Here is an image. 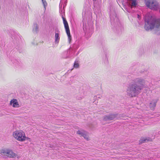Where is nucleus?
I'll use <instances>...</instances> for the list:
<instances>
[{
  "instance_id": "obj_8",
  "label": "nucleus",
  "mask_w": 160,
  "mask_h": 160,
  "mask_svg": "<svg viewBox=\"0 0 160 160\" xmlns=\"http://www.w3.org/2000/svg\"><path fill=\"white\" fill-rule=\"evenodd\" d=\"M1 153L2 154V153H3L10 158H14L17 156V155L13 152L12 151L10 150H2L1 151Z\"/></svg>"
},
{
  "instance_id": "obj_11",
  "label": "nucleus",
  "mask_w": 160,
  "mask_h": 160,
  "mask_svg": "<svg viewBox=\"0 0 160 160\" xmlns=\"http://www.w3.org/2000/svg\"><path fill=\"white\" fill-rule=\"evenodd\" d=\"M12 104L13 107L18 108L19 107V104L16 99H13L10 101V104L12 105Z\"/></svg>"
},
{
  "instance_id": "obj_14",
  "label": "nucleus",
  "mask_w": 160,
  "mask_h": 160,
  "mask_svg": "<svg viewBox=\"0 0 160 160\" xmlns=\"http://www.w3.org/2000/svg\"><path fill=\"white\" fill-rule=\"evenodd\" d=\"M55 42L57 43H58L60 39L59 34L58 33L55 32Z\"/></svg>"
},
{
  "instance_id": "obj_23",
  "label": "nucleus",
  "mask_w": 160,
  "mask_h": 160,
  "mask_svg": "<svg viewBox=\"0 0 160 160\" xmlns=\"http://www.w3.org/2000/svg\"><path fill=\"white\" fill-rule=\"evenodd\" d=\"M60 6H61V7H62V5H61V4H60Z\"/></svg>"
},
{
  "instance_id": "obj_5",
  "label": "nucleus",
  "mask_w": 160,
  "mask_h": 160,
  "mask_svg": "<svg viewBox=\"0 0 160 160\" xmlns=\"http://www.w3.org/2000/svg\"><path fill=\"white\" fill-rule=\"evenodd\" d=\"M110 18L112 25H113L116 27H120L121 24L115 12H114L110 14Z\"/></svg>"
},
{
  "instance_id": "obj_2",
  "label": "nucleus",
  "mask_w": 160,
  "mask_h": 160,
  "mask_svg": "<svg viewBox=\"0 0 160 160\" xmlns=\"http://www.w3.org/2000/svg\"><path fill=\"white\" fill-rule=\"evenodd\" d=\"M144 28L147 31L154 29V33L160 35V18H156L150 16H146L144 18Z\"/></svg>"
},
{
  "instance_id": "obj_18",
  "label": "nucleus",
  "mask_w": 160,
  "mask_h": 160,
  "mask_svg": "<svg viewBox=\"0 0 160 160\" xmlns=\"http://www.w3.org/2000/svg\"><path fill=\"white\" fill-rule=\"evenodd\" d=\"M55 32H57L58 33V32H59V30L58 28L55 29Z\"/></svg>"
},
{
  "instance_id": "obj_19",
  "label": "nucleus",
  "mask_w": 160,
  "mask_h": 160,
  "mask_svg": "<svg viewBox=\"0 0 160 160\" xmlns=\"http://www.w3.org/2000/svg\"><path fill=\"white\" fill-rule=\"evenodd\" d=\"M82 99V98L81 97H79L78 98H77V99L80 100H81V99Z\"/></svg>"
},
{
  "instance_id": "obj_9",
  "label": "nucleus",
  "mask_w": 160,
  "mask_h": 160,
  "mask_svg": "<svg viewBox=\"0 0 160 160\" xmlns=\"http://www.w3.org/2000/svg\"><path fill=\"white\" fill-rule=\"evenodd\" d=\"M158 100V99H153L150 101L149 107L151 110H154L155 109Z\"/></svg>"
},
{
  "instance_id": "obj_17",
  "label": "nucleus",
  "mask_w": 160,
  "mask_h": 160,
  "mask_svg": "<svg viewBox=\"0 0 160 160\" xmlns=\"http://www.w3.org/2000/svg\"><path fill=\"white\" fill-rule=\"evenodd\" d=\"M44 8H45V7L47 5V3L45 0H42Z\"/></svg>"
},
{
  "instance_id": "obj_10",
  "label": "nucleus",
  "mask_w": 160,
  "mask_h": 160,
  "mask_svg": "<svg viewBox=\"0 0 160 160\" xmlns=\"http://www.w3.org/2000/svg\"><path fill=\"white\" fill-rule=\"evenodd\" d=\"M152 139L149 137H145L141 138L139 141V144H142L148 142L149 141H152Z\"/></svg>"
},
{
  "instance_id": "obj_13",
  "label": "nucleus",
  "mask_w": 160,
  "mask_h": 160,
  "mask_svg": "<svg viewBox=\"0 0 160 160\" xmlns=\"http://www.w3.org/2000/svg\"><path fill=\"white\" fill-rule=\"evenodd\" d=\"M32 31L34 33H37L38 31V26L37 23L34 24Z\"/></svg>"
},
{
  "instance_id": "obj_16",
  "label": "nucleus",
  "mask_w": 160,
  "mask_h": 160,
  "mask_svg": "<svg viewBox=\"0 0 160 160\" xmlns=\"http://www.w3.org/2000/svg\"><path fill=\"white\" fill-rule=\"evenodd\" d=\"M73 66L74 68H78L79 67V65L78 61H75L74 64Z\"/></svg>"
},
{
  "instance_id": "obj_26",
  "label": "nucleus",
  "mask_w": 160,
  "mask_h": 160,
  "mask_svg": "<svg viewBox=\"0 0 160 160\" xmlns=\"http://www.w3.org/2000/svg\"><path fill=\"white\" fill-rule=\"evenodd\" d=\"M94 1H96L97 0H93Z\"/></svg>"
},
{
  "instance_id": "obj_3",
  "label": "nucleus",
  "mask_w": 160,
  "mask_h": 160,
  "mask_svg": "<svg viewBox=\"0 0 160 160\" xmlns=\"http://www.w3.org/2000/svg\"><path fill=\"white\" fill-rule=\"evenodd\" d=\"M146 4L150 9L157 10L159 8L158 3L156 0H145Z\"/></svg>"
},
{
  "instance_id": "obj_25",
  "label": "nucleus",
  "mask_w": 160,
  "mask_h": 160,
  "mask_svg": "<svg viewBox=\"0 0 160 160\" xmlns=\"http://www.w3.org/2000/svg\"><path fill=\"white\" fill-rule=\"evenodd\" d=\"M96 97H97V96H95V97H94V98H95Z\"/></svg>"
},
{
  "instance_id": "obj_21",
  "label": "nucleus",
  "mask_w": 160,
  "mask_h": 160,
  "mask_svg": "<svg viewBox=\"0 0 160 160\" xmlns=\"http://www.w3.org/2000/svg\"><path fill=\"white\" fill-rule=\"evenodd\" d=\"M60 6H61V7H62V5H61V4H60Z\"/></svg>"
},
{
  "instance_id": "obj_12",
  "label": "nucleus",
  "mask_w": 160,
  "mask_h": 160,
  "mask_svg": "<svg viewBox=\"0 0 160 160\" xmlns=\"http://www.w3.org/2000/svg\"><path fill=\"white\" fill-rule=\"evenodd\" d=\"M77 133L78 134L81 135L84 138L86 139L87 140H89L88 137L84 131L78 130L77 132Z\"/></svg>"
},
{
  "instance_id": "obj_7",
  "label": "nucleus",
  "mask_w": 160,
  "mask_h": 160,
  "mask_svg": "<svg viewBox=\"0 0 160 160\" xmlns=\"http://www.w3.org/2000/svg\"><path fill=\"white\" fill-rule=\"evenodd\" d=\"M63 22L66 32L68 36V39L69 40V42L72 39L71 36L70 35L69 28L68 23L65 18L62 17Z\"/></svg>"
},
{
  "instance_id": "obj_1",
  "label": "nucleus",
  "mask_w": 160,
  "mask_h": 160,
  "mask_svg": "<svg viewBox=\"0 0 160 160\" xmlns=\"http://www.w3.org/2000/svg\"><path fill=\"white\" fill-rule=\"evenodd\" d=\"M145 82L141 78H136L130 83L126 90L127 95L130 98L137 97L145 87Z\"/></svg>"
},
{
  "instance_id": "obj_24",
  "label": "nucleus",
  "mask_w": 160,
  "mask_h": 160,
  "mask_svg": "<svg viewBox=\"0 0 160 160\" xmlns=\"http://www.w3.org/2000/svg\"><path fill=\"white\" fill-rule=\"evenodd\" d=\"M98 98H100V97H98Z\"/></svg>"
},
{
  "instance_id": "obj_15",
  "label": "nucleus",
  "mask_w": 160,
  "mask_h": 160,
  "mask_svg": "<svg viewBox=\"0 0 160 160\" xmlns=\"http://www.w3.org/2000/svg\"><path fill=\"white\" fill-rule=\"evenodd\" d=\"M130 2L131 3V7H136L137 5L136 1L135 0H130Z\"/></svg>"
},
{
  "instance_id": "obj_20",
  "label": "nucleus",
  "mask_w": 160,
  "mask_h": 160,
  "mask_svg": "<svg viewBox=\"0 0 160 160\" xmlns=\"http://www.w3.org/2000/svg\"><path fill=\"white\" fill-rule=\"evenodd\" d=\"M140 16L138 14V18L139 19V18H140Z\"/></svg>"
},
{
  "instance_id": "obj_6",
  "label": "nucleus",
  "mask_w": 160,
  "mask_h": 160,
  "mask_svg": "<svg viewBox=\"0 0 160 160\" xmlns=\"http://www.w3.org/2000/svg\"><path fill=\"white\" fill-rule=\"evenodd\" d=\"M118 115L117 114L111 113L104 116L102 118V119L104 121L113 120L115 119H117L116 118Z\"/></svg>"
},
{
  "instance_id": "obj_4",
  "label": "nucleus",
  "mask_w": 160,
  "mask_h": 160,
  "mask_svg": "<svg viewBox=\"0 0 160 160\" xmlns=\"http://www.w3.org/2000/svg\"><path fill=\"white\" fill-rule=\"evenodd\" d=\"M13 135L15 138L20 141H24L28 138L25 136V133L22 131H16L14 132Z\"/></svg>"
},
{
  "instance_id": "obj_22",
  "label": "nucleus",
  "mask_w": 160,
  "mask_h": 160,
  "mask_svg": "<svg viewBox=\"0 0 160 160\" xmlns=\"http://www.w3.org/2000/svg\"><path fill=\"white\" fill-rule=\"evenodd\" d=\"M60 6H61V7H62V5H61V4H60Z\"/></svg>"
}]
</instances>
